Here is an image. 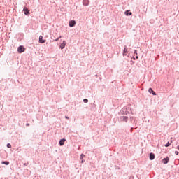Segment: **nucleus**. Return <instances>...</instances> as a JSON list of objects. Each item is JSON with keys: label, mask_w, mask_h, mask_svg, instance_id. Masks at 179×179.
I'll return each mask as SVG.
<instances>
[{"label": "nucleus", "mask_w": 179, "mask_h": 179, "mask_svg": "<svg viewBox=\"0 0 179 179\" xmlns=\"http://www.w3.org/2000/svg\"><path fill=\"white\" fill-rule=\"evenodd\" d=\"M65 118H66V120H69V117H68L67 116H66Z\"/></svg>", "instance_id": "nucleus-20"}, {"label": "nucleus", "mask_w": 179, "mask_h": 179, "mask_svg": "<svg viewBox=\"0 0 179 179\" xmlns=\"http://www.w3.org/2000/svg\"><path fill=\"white\" fill-rule=\"evenodd\" d=\"M75 24H76V22H75V20H71L69 22V25L70 27H73Z\"/></svg>", "instance_id": "nucleus-2"}, {"label": "nucleus", "mask_w": 179, "mask_h": 179, "mask_svg": "<svg viewBox=\"0 0 179 179\" xmlns=\"http://www.w3.org/2000/svg\"><path fill=\"white\" fill-rule=\"evenodd\" d=\"M148 92H149V93H152V94H153V96H156V92H155V91H153V90L152 88H149Z\"/></svg>", "instance_id": "nucleus-9"}, {"label": "nucleus", "mask_w": 179, "mask_h": 179, "mask_svg": "<svg viewBox=\"0 0 179 179\" xmlns=\"http://www.w3.org/2000/svg\"><path fill=\"white\" fill-rule=\"evenodd\" d=\"M127 51H128V49H127V48H125L124 49V54H125L126 52H127Z\"/></svg>", "instance_id": "nucleus-16"}, {"label": "nucleus", "mask_w": 179, "mask_h": 179, "mask_svg": "<svg viewBox=\"0 0 179 179\" xmlns=\"http://www.w3.org/2000/svg\"><path fill=\"white\" fill-rule=\"evenodd\" d=\"M65 45H66V42L64 41L63 43H62L60 45L61 50H64V48H65Z\"/></svg>", "instance_id": "nucleus-6"}, {"label": "nucleus", "mask_w": 179, "mask_h": 179, "mask_svg": "<svg viewBox=\"0 0 179 179\" xmlns=\"http://www.w3.org/2000/svg\"><path fill=\"white\" fill-rule=\"evenodd\" d=\"M169 146H170V142H168V143L165 145V147H166V148H169Z\"/></svg>", "instance_id": "nucleus-14"}, {"label": "nucleus", "mask_w": 179, "mask_h": 179, "mask_svg": "<svg viewBox=\"0 0 179 179\" xmlns=\"http://www.w3.org/2000/svg\"><path fill=\"white\" fill-rule=\"evenodd\" d=\"M1 163H2V164H6V166H8V164H9V162H8V161H4V162H2Z\"/></svg>", "instance_id": "nucleus-12"}, {"label": "nucleus", "mask_w": 179, "mask_h": 179, "mask_svg": "<svg viewBox=\"0 0 179 179\" xmlns=\"http://www.w3.org/2000/svg\"><path fill=\"white\" fill-rule=\"evenodd\" d=\"M27 125L29 126V124H27Z\"/></svg>", "instance_id": "nucleus-23"}, {"label": "nucleus", "mask_w": 179, "mask_h": 179, "mask_svg": "<svg viewBox=\"0 0 179 179\" xmlns=\"http://www.w3.org/2000/svg\"><path fill=\"white\" fill-rule=\"evenodd\" d=\"M83 157H85V155L82 154V155H80V159H83Z\"/></svg>", "instance_id": "nucleus-17"}, {"label": "nucleus", "mask_w": 179, "mask_h": 179, "mask_svg": "<svg viewBox=\"0 0 179 179\" xmlns=\"http://www.w3.org/2000/svg\"><path fill=\"white\" fill-rule=\"evenodd\" d=\"M39 43H41V44H44V43H45V40L43 39V36H39Z\"/></svg>", "instance_id": "nucleus-7"}, {"label": "nucleus", "mask_w": 179, "mask_h": 179, "mask_svg": "<svg viewBox=\"0 0 179 179\" xmlns=\"http://www.w3.org/2000/svg\"><path fill=\"white\" fill-rule=\"evenodd\" d=\"M24 50H25V49L23 46H20L17 48V51L20 54H22V52H24Z\"/></svg>", "instance_id": "nucleus-1"}, {"label": "nucleus", "mask_w": 179, "mask_h": 179, "mask_svg": "<svg viewBox=\"0 0 179 179\" xmlns=\"http://www.w3.org/2000/svg\"><path fill=\"white\" fill-rule=\"evenodd\" d=\"M7 148H12V145H10V143H8L7 144Z\"/></svg>", "instance_id": "nucleus-15"}, {"label": "nucleus", "mask_w": 179, "mask_h": 179, "mask_svg": "<svg viewBox=\"0 0 179 179\" xmlns=\"http://www.w3.org/2000/svg\"><path fill=\"white\" fill-rule=\"evenodd\" d=\"M89 3H90V1L89 0L83 1V5H84V6H87Z\"/></svg>", "instance_id": "nucleus-5"}, {"label": "nucleus", "mask_w": 179, "mask_h": 179, "mask_svg": "<svg viewBox=\"0 0 179 179\" xmlns=\"http://www.w3.org/2000/svg\"><path fill=\"white\" fill-rule=\"evenodd\" d=\"M82 163H83V160L82 161Z\"/></svg>", "instance_id": "nucleus-24"}, {"label": "nucleus", "mask_w": 179, "mask_h": 179, "mask_svg": "<svg viewBox=\"0 0 179 179\" xmlns=\"http://www.w3.org/2000/svg\"><path fill=\"white\" fill-rule=\"evenodd\" d=\"M23 11L24 15H30V10L27 9V8H24Z\"/></svg>", "instance_id": "nucleus-4"}, {"label": "nucleus", "mask_w": 179, "mask_h": 179, "mask_svg": "<svg viewBox=\"0 0 179 179\" xmlns=\"http://www.w3.org/2000/svg\"><path fill=\"white\" fill-rule=\"evenodd\" d=\"M177 149L179 150V145L177 147Z\"/></svg>", "instance_id": "nucleus-21"}, {"label": "nucleus", "mask_w": 179, "mask_h": 179, "mask_svg": "<svg viewBox=\"0 0 179 179\" xmlns=\"http://www.w3.org/2000/svg\"><path fill=\"white\" fill-rule=\"evenodd\" d=\"M65 141H66L65 138L61 139L59 141V145L60 146H64V143H65Z\"/></svg>", "instance_id": "nucleus-8"}, {"label": "nucleus", "mask_w": 179, "mask_h": 179, "mask_svg": "<svg viewBox=\"0 0 179 179\" xmlns=\"http://www.w3.org/2000/svg\"><path fill=\"white\" fill-rule=\"evenodd\" d=\"M59 38H61V36L59 37V38H57L55 40V41H58V40H59Z\"/></svg>", "instance_id": "nucleus-18"}, {"label": "nucleus", "mask_w": 179, "mask_h": 179, "mask_svg": "<svg viewBox=\"0 0 179 179\" xmlns=\"http://www.w3.org/2000/svg\"><path fill=\"white\" fill-rule=\"evenodd\" d=\"M175 155H177V156H178V151H176V152H175Z\"/></svg>", "instance_id": "nucleus-19"}, {"label": "nucleus", "mask_w": 179, "mask_h": 179, "mask_svg": "<svg viewBox=\"0 0 179 179\" xmlns=\"http://www.w3.org/2000/svg\"><path fill=\"white\" fill-rule=\"evenodd\" d=\"M123 118H127V117H123Z\"/></svg>", "instance_id": "nucleus-22"}, {"label": "nucleus", "mask_w": 179, "mask_h": 179, "mask_svg": "<svg viewBox=\"0 0 179 179\" xmlns=\"http://www.w3.org/2000/svg\"><path fill=\"white\" fill-rule=\"evenodd\" d=\"M83 102L84 103H89V100H87V99H84Z\"/></svg>", "instance_id": "nucleus-13"}, {"label": "nucleus", "mask_w": 179, "mask_h": 179, "mask_svg": "<svg viewBox=\"0 0 179 179\" xmlns=\"http://www.w3.org/2000/svg\"><path fill=\"white\" fill-rule=\"evenodd\" d=\"M124 15H126V16H128V15L131 16V15H132V13L131 12L129 13V10H127L125 11Z\"/></svg>", "instance_id": "nucleus-11"}, {"label": "nucleus", "mask_w": 179, "mask_h": 179, "mask_svg": "<svg viewBox=\"0 0 179 179\" xmlns=\"http://www.w3.org/2000/svg\"><path fill=\"white\" fill-rule=\"evenodd\" d=\"M150 159L151 160H155V154L153 153H150Z\"/></svg>", "instance_id": "nucleus-10"}, {"label": "nucleus", "mask_w": 179, "mask_h": 179, "mask_svg": "<svg viewBox=\"0 0 179 179\" xmlns=\"http://www.w3.org/2000/svg\"><path fill=\"white\" fill-rule=\"evenodd\" d=\"M169 160H170V158H169V157H166V158L162 159V162L164 164H167Z\"/></svg>", "instance_id": "nucleus-3"}]
</instances>
